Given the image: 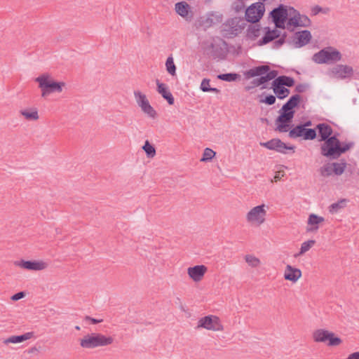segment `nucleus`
<instances>
[{"label":"nucleus","instance_id":"0eeeda50","mask_svg":"<svg viewBox=\"0 0 359 359\" xmlns=\"http://www.w3.org/2000/svg\"><path fill=\"white\" fill-rule=\"evenodd\" d=\"M288 136L292 139L301 137L304 140H313L317 133L316 129L304 128L303 125L298 124L290 130Z\"/></svg>","mask_w":359,"mask_h":359},{"label":"nucleus","instance_id":"a18cd8bd","mask_svg":"<svg viewBox=\"0 0 359 359\" xmlns=\"http://www.w3.org/2000/svg\"><path fill=\"white\" fill-rule=\"evenodd\" d=\"M299 23L300 27H307L311 25V21L306 15H301L299 13Z\"/></svg>","mask_w":359,"mask_h":359},{"label":"nucleus","instance_id":"49530a36","mask_svg":"<svg viewBox=\"0 0 359 359\" xmlns=\"http://www.w3.org/2000/svg\"><path fill=\"white\" fill-rule=\"evenodd\" d=\"M279 111L283 112L284 114H286L287 115H290L292 117L294 116L295 114V110L290 107L287 103H285L281 109L279 110Z\"/></svg>","mask_w":359,"mask_h":359},{"label":"nucleus","instance_id":"aec40b11","mask_svg":"<svg viewBox=\"0 0 359 359\" xmlns=\"http://www.w3.org/2000/svg\"><path fill=\"white\" fill-rule=\"evenodd\" d=\"M301 276L302 271L300 269L294 268L290 265H287L284 274L285 280L295 283Z\"/></svg>","mask_w":359,"mask_h":359},{"label":"nucleus","instance_id":"f03ea898","mask_svg":"<svg viewBox=\"0 0 359 359\" xmlns=\"http://www.w3.org/2000/svg\"><path fill=\"white\" fill-rule=\"evenodd\" d=\"M340 51L332 46L325 47L316 53L312 60L317 64H332L341 60Z\"/></svg>","mask_w":359,"mask_h":359},{"label":"nucleus","instance_id":"a19ab883","mask_svg":"<svg viewBox=\"0 0 359 359\" xmlns=\"http://www.w3.org/2000/svg\"><path fill=\"white\" fill-rule=\"evenodd\" d=\"M319 172L323 177H329L333 173L332 165L331 163H327L319 169Z\"/></svg>","mask_w":359,"mask_h":359},{"label":"nucleus","instance_id":"6ab92c4d","mask_svg":"<svg viewBox=\"0 0 359 359\" xmlns=\"http://www.w3.org/2000/svg\"><path fill=\"white\" fill-rule=\"evenodd\" d=\"M269 70L268 65H259L247 70L244 75L247 79L261 76L265 74Z\"/></svg>","mask_w":359,"mask_h":359},{"label":"nucleus","instance_id":"e2e57ef3","mask_svg":"<svg viewBox=\"0 0 359 359\" xmlns=\"http://www.w3.org/2000/svg\"><path fill=\"white\" fill-rule=\"evenodd\" d=\"M286 37H287V33L284 32L283 34H280V39H283L285 40V42H286Z\"/></svg>","mask_w":359,"mask_h":359},{"label":"nucleus","instance_id":"6e6552de","mask_svg":"<svg viewBox=\"0 0 359 359\" xmlns=\"http://www.w3.org/2000/svg\"><path fill=\"white\" fill-rule=\"evenodd\" d=\"M197 327L212 331H222L224 330L219 318L213 315H208L200 318L198 321Z\"/></svg>","mask_w":359,"mask_h":359},{"label":"nucleus","instance_id":"20e7f679","mask_svg":"<svg viewBox=\"0 0 359 359\" xmlns=\"http://www.w3.org/2000/svg\"><path fill=\"white\" fill-rule=\"evenodd\" d=\"M353 145V142L343 144V146H339L324 142L320 147V154L330 160H335L340 157L349 150Z\"/></svg>","mask_w":359,"mask_h":359},{"label":"nucleus","instance_id":"58836bf2","mask_svg":"<svg viewBox=\"0 0 359 359\" xmlns=\"http://www.w3.org/2000/svg\"><path fill=\"white\" fill-rule=\"evenodd\" d=\"M216 152L210 148H205L203 151V156L201 159L202 162H208L215 156Z\"/></svg>","mask_w":359,"mask_h":359},{"label":"nucleus","instance_id":"09e8293b","mask_svg":"<svg viewBox=\"0 0 359 359\" xmlns=\"http://www.w3.org/2000/svg\"><path fill=\"white\" fill-rule=\"evenodd\" d=\"M276 95H268L264 99L261 100L260 102L265 103L268 105H273L276 101Z\"/></svg>","mask_w":359,"mask_h":359},{"label":"nucleus","instance_id":"dca6fc26","mask_svg":"<svg viewBox=\"0 0 359 359\" xmlns=\"http://www.w3.org/2000/svg\"><path fill=\"white\" fill-rule=\"evenodd\" d=\"M288 15L287 7L283 4L278 5V7L274 8L269 13L272 21L287 19Z\"/></svg>","mask_w":359,"mask_h":359},{"label":"nucleus","instance_id":"412c9836","mask_svg":"<svg viewBox=\"0 0 359 359\" xmlns=\"http://www.w3.org/2000/svg\"><path fill=\"white\" fill-rule=\"evenodd\" d=\"M271 88L273 89L275 95L280 100L286 98L290 93V90L288 88L280 86L273 81L271 83Z\"/></svg>","mask_w":359,"mask_h":359},{"label":"nucleus","instance_id":"ddd939ff","mask_svg":"<svg viewBox=\"0 0 359 359\" xmlns=\"http://www.w3.org/2000/svg\"><path fill=\"white\" fill-rule=\"evenodd\" d=\"M312 39L311 33L309 30L304 29L296 32L293 36L292 42L294 43L296 48H301L308 44Z\"/></svg>","mask_w":359,"mask_h":359},{"label":"nucleus","instance_id":"c03bdc74","mask_svg":"<svg viewBox=\"0 0 359 359\" xmlns=\"http://www.w3.org/2000/svg\"><path fill=\"white\" fill-rule=\"evenodd\" d=\"M245 259L252 267H257L260 264L259 259L253 255H248L245 256Z\"/></svg>","mask_w":359,"mask_h":359},{"label":"nucleus","instance_id":"cd10ccee","mask_svg":"<svg viewBox=\"0 0 359 359\" xmlns=\"http://www.w3.org/2000/svg\"><path fill=\"white\" fill-rule=\"evenodd\" d=\"M273 81L278 83L283 87L288 88L292 87L295 83L294 78L285 75L278 76L276 79H275V80H273Z\"/></svg>","mask_w":359,"mask_h":359},{"label":"nucleus","instance_id":"423d86ee","mask_svg":"<svg viewBox=\"0 0 359 359\" xmlns=\"http://www.w3.org/2000/svg\"><path fill=\"white\" fill-rule=\"evenodd\" d=\"M265 7L263 2L254 3L245 11V20L250 23H257L263 17Z\"/></svg>","mask_w":359,"mask_h":359},{"label":"nucleus","instance_id":"680f3d73","mask_svg":"<svg viewBox=\"0 0 359 359\" xmlns=\"http://www.w3.org/2000/svg\"><path fill=\"white\" fill-rule=\"evenodd\" d=\"M208 92H212V93H220V90L218 88H217L210 87L209 90H208Z\"/></svg>","mask_w":359,"mask_h":359},{"label":"nucleus","instance_id":"39448f33","mask_svg":"<svg viewBox=\"0 0 359 359\" xmlns=\"http://www.w3.org/2000/svg\"><path fill=\"white\" fill-rule=\"evenodd\" d=\"M259 144L267 149L284 154H288L287 151H291L292 154H294L295 151V147L294 145H287L279 138H273L267 142H261Z\"/></svg>","mask_w":359,"mask_h":359},{"label":"nucleus","instance_id":"2eb2a0df","mask_svg":"<svg viewBox=\"0 0 359 359\" xmlns=\"http://www.w3.org/2000/svg\"><path fill=\"white\" fill-rule=\"evenodd\" d=\"M264 29L266 30L265 34L257 42L259 46L266 45L280 36V31L276 29L271 30L269 27H266Z\"/></svg>","mask_w":359,"mask_h":359},{"label":"nucleus","instance_id":"a878e982","mask_svg":"<svg viewBox=\"0 0 359 359\" xmlns=\"http://www.w3.org/2000/svg\"><path fill=\"white\" fill-rule=\"evenodd\" d=\"M330 332L323 329L316 330L313 333V338L316 342H326L329 339Z\"/></svg>","mask_w":359,"mask_h":359},{"label":"nucleus","instance_id":"774afa93","mask_svg":"<svg viewBox=\"0 0 359 359\" xmlns=\"http://www.w3.org/2000/svg\"><path fill=\"white\" fill-rule=\"evenodd\" d=\"M287 43H290L292 41H290L287 40Z\"/></svg>","mask_w":359,"mask_h":359},{"label":"nucleus","instance_id":"9b49d317","mask_svg":"<svg viewBox=\"0 0 359 359\" xmlns=\"http://www.w3.org/2000/svg\"><path fill=\"white\" fill-rule=\"evenodd\" d=\"M278 113L279 115L275 121L276 126V130H278L280 133H286L290 131L292 128L291 123L292 122L294 117L280 111H278Z\"/></svg>","mask_w":359,"mask_h":359},{"label":"nucleus","instance_id":"0e129e2a","mask_svg":"<svg viewBox=\"0 0 359 359\" xmlns=\"http://www.w3.org/2000/svg\"><path fill=\"white\" fill-rule=\"evenodd\" d=\"M38 351L37 348L34 346L29 349V353H34V351Z\"/></svg>","mask_w":359,"mask_h":359},{"label":"nucleus","instance_id":"c85d7f7f","mask_svg":"<svg viewBox=\"0 0 359 359\" xmlns=\"http://www.w3.org/2000/svg\"><path fill=\"white\" fill-rule=\"evenodd\" d=\"M267 82H269V81H267L265 75H263V76H259V78L254 79L250 82V86H246L245 89H246V90H250L257 86H262L261 87V89L262 90V89H264L266 88L264 84Z\"/></svg>","mask_w":359,"mask_h":359},{"label":"nucleus","instance_id":"13d9d810","mask_svg":"<svg viewBox=\"0 0 359 359\" xmlns=\"http://www.w3.org/2000/svg\"><path fill=\"white\" fill-rule=\"evenodd\" d=\"M285 40L283 39H278V40L275 41L273 43V48H278L282 45L285 43Z\"/></svg>","mask_w":359,"mask_h":359},{"label":"nucleus","instance_id":"f704fd0d","mask_svg":"<svg viewBox=\"0 0 359 359\" xmlns=\"http://www.w3.org/2000/svg\"><path fill=\"white\" fill-rule=\"evenodd\" d=\"M246 20L243 19H233L232 20V29H233V31H235L236 33L241 32L243 29L245 27L247 23Z\"/></svg>","mask_w":359,"mask_h":359},{"label":"nucleus","instance_id":"5701e85b","mask_svg":"<svg viewBox=\"0 0 359 359\" xmlns=\"http://www.w3.org/2000/svg\"><path fill=\"white\" fill-rule=\"evenodd\" d=\"M324 217L318 216L316 214H311L308 218V224L311 225V227H307V232L316 231L318 229V224L324 222Z\"/></svg>","mask_w":359,"mask_h":359},{"label":"nucleus","instance_id":"bb28decb","mask_svg":"<svg viewBox=\"0 0 359 359\" xmlns=\"http://www.w3.org/2000/svg\"><path fill=\"white\" fill-rule=\"evenodd\" d=\"M175 9L178 15L185 18L190 11V6L186 1H180L175 4Z\"/></svg>","mask_w":359,"mask_h":359},{"label":"nucleus","instance_id":"9d476101","mask_svg":"<svg viewBox=\"0 0 359 359\" xmlns=\"http://www.w3.org/2000/svg\"><path fill=\"white\" fill-rule=\"evenodd\" d=\"M14 264L16 266H19L28 271H41L46 269L48 266V264L42 260L20 259L19 261L14 262Z\"/></svg>","mask_w":359,"mask_h":359},{"label":"nucleus","instance_id":"b1692460","mask_svg":"<svg viewBox=\"0 0 359 359\" xmlns=\"http://www.w3.org/2000/svg\"><path fill=\"white\" fill-rule=\"evenodd\" d=\"M34 334L33 332H26L21 335H13V336H11V337L6 339L4 341V343L5 344H8L10 343H11V344L21 343L24 341L31 339L32 337H34Z\"/></svg>","mask_w":359,"mask_h":359},{"label":"nucleus","instance_id":"4468645a","mask_svg":"<svg viewBox=\"0 0 359 359\" xmlns=\"http://www.w3.org/2000/svg\"><path fill=\"white\" fill-rule=\"evenodd\" d=\"M206 271L207 267L205 265H196L187 269L189 276L195 282L200 281Z\"/></svg>","mask_w":359,"mask_h":359},{"label":"nucleus","instance_id":"f8f14e48","mask_svg":"<svg viewBox=\"0 0 359 359\" xmlns=\"http://www.w3.org/2000/svg\"><path fill=\"white\" fill-rule=\"evenodd\" d=\"M331 73L335 78L345 79L353 76V69L349 65H337L331 69Z\"/></svg>","mask_w":359,"mask_h":359},{"label":"nucleus","instance_id":"4be33fe9","mask_svg":"<svg viewBox=\"0 0 359 359\" xmlns=\"http://www.w3.org/2000/svg\"><path fill=\"white\" fill-rule=\"evenodd\" d=\"M290 10L293 15L290 18L287 17V29L290 32H293L294 28H291V27H300L299 23V12L297 10L294 9L293 7H290Z\"/></svg>","mask_w":359,"mask_h":359},{"label":"nucleus","instance_id":"603ef678","mask_svg":"<svg viewBox=\"0 0 359 359\" xmlns=\"http://www.w3.org/2000/svg\"><path fill=\"white\" fill-rule=\"evenodd\" d=\"M309 86L307 83H298L294 88V91L299 93H302L305 92L308 88Z\"/></svg>","mask_w":359,"mask_h":359},{"label":"nucleus","instance_id":"37998d69","mask_svg":"<svg viewBox=\"0 0 359 359\" xmlns=\"http://www.w3.org/2000/svg\"><path fill=\"white\" fill-rule=\"evenodd\" d=\"M141 109L144 114H146L150 118H155L157 116L156 110L151 106L149 103L147 104Z\"/></svg>","mask_w":359,"mask_h":359},{"label":"nucleus","instance_id":"f257e3e1","mask_svg":"<svg viewBox=\"0 0 359 359\" xmlns=\"http://www.w3.org/2000/svg\"><path fill=\"white\" fill-rule=\"evenodd\" d=\"M35 81L39 83V87L41 90V96L46 97L49 94L55 92L60 93L65 83L62 81H56L51 80L50 76L43 74L35 79Z\"/></svg>","mask_w":359,"mask_h":359},{"label":"nucleus","instance_id":"79ce46f5","mask_svg":"<svg viewBox=\"0 0 359 359\" xmlns=\"http://www.w3.org/2000/svg\"><path fill=\"white\" fill-rule=\"evenodd\" d=\"M327 341V345L330 346H336L342 342L341 339L339 337L335 336L332 332L330 333Z\"/></svg>","mask_w":359,"mask_h":359},{"label":"nucleus","instance_id":"1a4fd4ad","mask_svg":"<svg viewBox=\"0 0 359 359\" xmlns=\"http://www.w3.org/2000/svg\"><path fill=\"white\" fill-rule=\"evenodd\" d=\"M265 205L262 204L257 205L252 208L246 215V219L248 222H257L262 224L265 221L266 211L264 209Z\"/></svg>","mask_w":359,"mask_h":359},{"label":"nucleus","instance_id":"ea45409f","mask_svg":"<svg viewBox=\"0 0 359 359\" xmlns=\"http://www.w3.org/2000/svg\"><path fill=\"white\" fill-rule=\"evenodd\" d=\"M302 97L299 94L292 95L285 102L294 109L297 107L301 102Z\"/></svg>","mask_w":359,"mask_h":359},{"label":"nucleus","instance_id":"393cba45","mask_svg":"<svg viewBox=\"0 0 359 359\" xmlns=\"http://www.w3.org/2000/svg\"><path fill=\"white\" fill-rule=\"evenodd\" d=\"M247 28L246 36L250 40H255L260 34L261 26L257 23H252Z\"/></svg>","mask_w":359,"mask_h":359},{"label":"nucleus","instance_id":"5fc2aeb1","mask_svg":"<svg viewBox=\"0 0 359 359\" xmlns=\"http://www.w3.org/2000/svg\"><path fill=\"white\" fill-rule=\"evenodd\" d=\"M26 294L25 292L23 291H20L19 292H17L15 294H14L12 297H11V299L13 301H18V300H20L22 298H24L25 297Z\"/></svg>","mask_w":359,"mask_h":359},{"label":"nucleus","instance_id":"69168bd1","mask_svg":"<svg viewBox=\"0 0 359 359\" xmlns=\"http://www.w3.org/2000/svg\"><path fill=\"white\" fill-rule=\"evenodd\" d=\"M261 121L262 122H264V123H268L269 122V121H268V119L266 118H262Z\"/></svg>","mask_w":359,"mask_h":359},{"label":"nucleus","instance_id":"f3484780","mask_svg":"<svg viewBox=\"0 0 359 359\" xmlns=\"http://www.w3.org/2000/svg\"><path fill=\"white\" fill-rule=\"evenodd\" d=\"M156 85L158 93L168 102V104L172 105L175 102V99L167 86L165 83H161L158 79H156Z\"/></svg>","mask_w":359,"mask_h":359},{"label":"nucleus","instance_id":"e433bc0d","mask_svg":"<svg viewBox=\"0 0 359 359\" xmlns=\"http://www.w3.org/2000/svg\"><path fill=\"white\" fill-rule=\"evenodd\" d=\"M316 243L315 240H309L302 243L299 252L294 255L295 257L304 255L309 251L311 247Z\"/></svg>","mask_w":359,"mask_h":359},{"label":"nucleus","instance_id":"338daca9","mask_svg":"<svg viewBox=\"0 0 359 359\" xmlns=\"http://www.w3.org/2000/svg\"><path fill=\"white\" fill-rule=\"evenodd\" d=\"M75 329H76V330H80V327H79V326H78V325H76V326L75 327Z\"/></svg>","mask_w":359,"mask_h":359},{"label":"nucleus","instance_id":"7c9ffc66","mask_svg":"<svg viewBox=\"0 0 359 359\" xmlns=\"http://www.w3.org/2000/svg\"><path fill=\"white\" fill-rule=\"evenodd\" d=\"M331 165H332L333 173L339 176L344 173L347 163L344 159H342L340 163L334 162Z\"/></svg>","mask_w":359,"mask_h":359},{"label":"nucleus","instance_id":"de8ad7c7","mask_svg":"<svg viewBox=\"0 0 359 359\" xmlns=\"http://www.w3.org/2000/svg\"><path fill=\"white\" fill-rule=\"evenodd\" d=\"M339 134H335L334 135H330L327 139L325 140V142L337 144L339 146H343L344 143H341L340 140L338 139Z\"/></svg>","mask_w":359,"mask_h":359},{"label":"nucleus","instance_id":"c756f323","mask_svg":"<svg viewBox=\"0 0 359 359\" xmlns=\"http://www.w3.org/2000/svg\"><path fill=\"white\" fill-rule=\"evenodd\" d=\"M20 113L28 121H36L39 119L38 110L36 108L22 109L20 111Z\"/></svg>","mask_w":359,"mask_h":359},{"label":"nucleus","instance_id":"2f4dec72","mask_svg":"<svg viewBox=\"0 0 359 359\" xmlns=\"http://www.w3.org/2000/svg\"><path fill=\"white\" fill-rule=\"evenodd\" d=\"M348 200L346 198L341 199L336 203L331 204L329 206V211L330 213L334 214L339 211V210L344 208L346 206Z\"/></svg>","mask_w":359,"mask_h":359},{"label":"nucleus","instance_id":"a211bd4d","mask_svg":"<svg viewBox=\"0 0 359 359\" xmlns=\"http://www.w3.org/2000/svg\"><path fill=\"white\" fill-rule=\"evenodd\" d=\"M316 131L318 130L319 140L325 142L333 133L332 127L325 123H318L316 127Z\"/></svg>","mask_w":359,"mask_h":359},{"label":"nucleus","instance_id":"3c124183","mask_svg":"<svg viewBox=\"0 0 359 359\" xmlns=\"http://www.w3.org/2000/svg\"><path fill=\"white\" fill-rule=\"evenodd\" d=\"M210 80L209 79L205 78L202 80L200 88L203 92H208Z\"/></svg>","mask_w":359,"mask_h":359},{"label":"nucleus","instance_id":"473e14b6","mask_svg":"<svg viewBox=\"0 0 359 359\" xmlns=\"http://www.w3.org/2000/svg\"><path fill=\"white\" fill-rule=\"evenodd\" d=\"M134 96L137 104L141 109L149 103L146 95L139 90L134 91Z\"/></svg>","mask_w":359,"mask_h":359},{"label":"nucleus","instance_id":"4d7b16f0","mask_svg":"<svg viewBox=\"0 0 359 359\" xmlns=\"http://www.w3.org/2000/svg\"><path fill=\"white\" fill-rule=\"evenodd\" d=\"M323 11V8L322 7H320V6H315L314 7L312 8L311 9V14L313 15H318L320 12H321Z\"/></svg>","mask_w":359,"mask_h":359},{"label":"nucleus","instance_id":"7ed1b4c3","mask_svg":"<svg viewBox=\"0 0 359 359\" xmlns=\"http://www.w3.org/2000/svg\"><path fill=\"white\" fill-rule=\"evenodd\" d=\"M111 337H106L100 333L86 334L80 340V346L83 348L92 349L112 344Z\"/></svg>","mask_w":359,"mask_h":359},{"label":"nucleus","instance_id":"72a5a7b5","mask_svg":"<svg viewBox=\"0 0 359 359\" xmlns=\"http://www.w3.org/2000/svg\"><path fill=\"white\" fill-rule=\"evenodd\" d=\"M142 149L144 151L147 158H153L156 155V148L149 140L144 142Z\"/></svg>","mask_w":359,"mask_h":359},{"label":"nucleus","instance_id":"c9c22d12","mask_svg":"<svg viewBox=\"0 0 359 359\" xmlns=\"http://www.w3.org/2000/svg\"><path fill=\"white\" fill-rule=\"evenodd\" d=\"M241 76L237 73H225L217 75V79L224 81L231 82L238 79Z\"/></svg>","mask_w":359,"mask_h":359},{"label":"nucleus","instance_id":"bf43d9fd","mask_svg":"<svg viewBox=\"0 0 359 359\" xmlns=\"http://www.w3.org/2000/svg\"><path fill=\"white\" fill-rule=\"evenodd\" d=\"M347 359H359V351L351 353Z\"/></svg>","mask_w":359,"mask_h":359},{"label":"nucleus","instance_id":"4c0bfd02","mask_svg":"<svg viewBox=\"0 0 359 359\" xmlns=\"http://www.w3.org/2000/svg\"><path fill=\"white\" fill-rule=\"evenodd\" d=\"M165 67L167 72L172 76H175L176 74V66L174 62L173 57L172 56H169L165 62Z\"/></svg>","mask_w":359,"mask_h":359},{"label":"nucleus","instance_id":"8fccbe9b","mask_svg":"<svg viewBox=\"0 0 359 359\" xmlns=\"http://www.w3.org/2000/svg\"><path fill=\"white\" fill-rule=\"evenodd\" d=\"M278 72L277 70H271L269 68V70L265 73V76L268 81L271 80H275L278 77Z\"/></svg>","mask_w":359,"mask_h":359},{"label":"nucleus","instance_id":"864d4df0","mask_svg":"<svg viewBox=\"0 0 359 359\" xmlns=\"http://www.w3.org/2000/svg\"><path fill=\"white\" fill-rule=\"evenodd\" d=\"M287 19L278 20L272 21L276 27L279 29H285V22H287Z\"/></svg>","mask_w":359,"mask_h":359},{"label":"nucleus","instance_id":"052dcab7","mask_svg":"<svg viewBox=\"0 0 359 359\" xmlns=\"http://www.w3.org/2000/svg\"><path fill=\"white\" fill-rule=\"evenodd\" d=\"M300 125H303L304 128H307L312 126V121L311 120H308L303 123H299Z\"/></svg>","mask_w":359,"mask_h":359},{"label":"nucleus","instance_id":"6e6d98bb","mask_svg":"<svg viewBox=\"0 0 359 359\" xmlns=\"http://www.w3.org/2000/svg\"><path fill=\"white\" fill-rule=\"evenodd\" d=\"M85 320L90 321L93 325L102 323L103 321L102 319H97V318H94L90 316H86L85 317Z\"/></svg>","mask_w":359,"mask_h":359}]
</instances>
